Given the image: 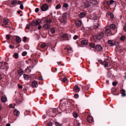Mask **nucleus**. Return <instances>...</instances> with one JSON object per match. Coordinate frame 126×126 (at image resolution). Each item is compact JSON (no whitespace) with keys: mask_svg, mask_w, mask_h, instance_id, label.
Returning a JSON list of instances; mask_svg holds the SVG:
<instances>
[{"mask_svg":"<svg viewBox=\"0 0 126 126\" xmlns=\"http://www.w3.org/2000/svg\"><path fill=\"white\" fill-rule=\"evenodd\" d=\"M69 101L66 99H64L60 101L59 108L62 111H64L66 109V107Z\"/></svg>","mask_w":126,"mask_h":126,"instance_id":"nucleus-1","label":"nucleus"},{"mask_svg":"<svg viewBox=\"0 0 126 126\" xmlns=\"http://www.w3.org/2000/svg\"><path fill=\"white\" fill-rule=\"evenodd\" d=\"M82 6L84 8H88L91 6V3L90 0H82Z\"/></svg>","mask_w":126,"mask_h":126,"instance_id":"nucleus-2","label":"nucleus"},{"mask_svg":"<svg viewBox=\"0 0 126 126\" xmlns=\"http://www.w3.org/2000/svg\"><path fill=\"white\" fill-rule=\"evenodd\" d=\"M3 24L2 25V26L5 28L9 27L8 26H6L7 25H9L11 23L10 21L7 18H4L3 21Z\"/></svg>","mask_w":126,"mask_h":126,"instance_id":"nucleus-3","label":"nucleus"},{"mask_svg":"<svg viewBox=\"0 0 126 126\" xmlns=\"http://www.w3.org/2000/svg\"><path fill=\"white\" fill-rule=\"evenodd\" d=\"M48 8V5L46 4L43 5L41 7V9L43 11H46L47 10Z\"/></svg>","mask_w":126,"mask_h":126,"instance_id":"nucleus-4","label":"nucleus"},{"mask_svg":"<svg viewBox=\"0 0 126 126\" xmlns=\"http://www.w3.org/2000/svg\"><path fill=\"white\" fill-rule=\"evenodd\" d=\"M7 64L5 62H0V68L3 69L7 66Z\"/></svg>","mask_w":126,"mask_h":126,"instance_id":"nucleus-5","label":"nucleus"},{"mask_svg":"<svg viewBox=\"0 0 126 126\" xmlns=\"http://www.w3.org/2000/svg\"><path fill=\"white\" fill-rule=\"evenodd\" d=\"M75 23L76 26L79 27H81L82 24L81 20H76L75 21Z\"/></svg>","mask_w":126,"mask_h":126,"instance_id":"nucleus-6","label":"nucleus"},{"mask_svg":"<svg viewBox=\"0 0 126 126\" xmlns=\"http://www.w3.org/2000/svg\"><path fill=\"white\" fill-rule=\"evenodd\" d=\"M104 33L103 32H101L99 33L97 35L96 38L98 40H100L104 36Z\"/></svg>","mask_w":126,"mask_h":126,"instance_id":"nucleus-7","label":"nucleus"},{"mask_svg":"<svg viewBox=\"0 0 126 126\" xmlns=\"http://www.w3.org/2000/svg\"><path fill=\"white\" fill-rule=\"evenodd\" d=\"M40 23L37 20H34L31 23V25L32 26H34L36 25H40Z\"/></svg>","mask_w":126,"mask_h":126,"instance_id":"nucleus-8","label":"nucleus"},{"mask_svg":"<svg viewBox=\"0 0 126 126\" xmlns=\"http://www.w3.org/2000/svg\"><path fill=\"white\" fill-rule=\"evenodd\" d=\"M111 31V29L109 26H107L106 27V30L105 33L106 34H108L110 33Z\"/></svg>","mask_w":126,"mask_h":126,"instance_id":"nucleus-9","label":"nucleus"},{"mask_svg":"<svg viewBox=\"0 0 126 126\" xmlns=\"http://www.w3.org/2000/svg\"><path fill=\"white\" fill-rule=\"evenodd\" d=\"M87 120L88 122L91 123H92L93 122V118L91 116H89L88 117Z\"/></svg>","mask_w":126,"mask_h":126,"instance_id":"nucleus-10","label":"nucleus"},{"mask_svg":"<svg viewBox=\"0 0 126 126\" xmlns=\"http://www.w3.org/2000/svg\"><path fill=\"white\" fill-rule=\"evenodd\" d=\"M107 4L109 5H110L111 4H113L115 6L116 5V3L115 1L113 0H110V1L109 3L108 2Z\"/></svg>","mask_w":126,"mask_h":126,"instance_id":"nucleus-11","label":"nucleus"},{"mask_svg":"<svg viewBox=\"0 0 126 126\" xmlns=\"http://www.w3.org/2000/svg\"><path fill=\"white\" fill-rule=\"evenodd\" d=\"M30 112V111L29 110H26L24 112V116L27 119L26 116H27L28 117H29V115Z\"/></svg>","mask_w":126,"mask_h":126,"instance_id":"nucleus-12","label":"nucleus"},{"mask_svg":"<svg viewBox=\"0 0 126 126\" xmlns=\"http://www.w3.org/2000/svg\"><path fill=\"white\" fill-rule=\"evenodd\" d=\"M66 48L69 53H71L72 52V49L70 46L68 45L66 46Z\"/></svg>","mask_w":126,"mask_h":126,"instance_id":"nucleus-13","label":"nucleus"},{"mask_svg":"<svg viewBox=\"0 0 126 126\" xmlns=\"http://www.w3.org/2000/svg\"><path fill=\"white\" fill-rule=\"evenodd\" d=\"M50 25L48 24H45L43 26L44 28L47 30H49L51 27Z\"/></svg>","mask_w":126,"mask_h":126,"instance_id":"nucleus-14","label":"nucleus"},{"mask_svg":"<svg viewBox=\"0 0 126 126\" xmlns=\"http://www.w3.org/2000/svg\"><path fill=\"white\" fill-rule=\"evenodd\" d=\"M102 48L100 45H97L96 47V49L98 51H100L101 50Z\"/></svg>","mask_w":126,"mask_h":126,"instance_id":"nucleus-15","label":"nucleus"},{"mask_svg":"<svg viewBox=\"0 0 126 126\" xmlns=\"http://www.w3.org/2000/svg\"><path fill=\"white\" fill-rule=\"evenodd\" d=\"M73 90L74 92L78 93L80 89L78 86L77 85H76L73 88Z\"/></svg>","mask_w":126,"mask_h":126,"instance_id":"nucleus-16","label":"nucleus"},{"mask_svg":"<svg viewBox=\"0 0 126 126\" xmlns=\"http://www.w3.org/2000/svg\"><path fill=\"white\" fill-rule=\"evenodd\" d=\"M60 21L63 24H65L66 23L67 19L62 18L60 20Z\"/></svg>","mask_w":126,"mask_h":126,"instance_id":"nucleus-17","label":"nucleus"},{"mask_svg":"<svg viewBox=\"0 0 126 126\" xmlns=\"http://www.w3.org/2000/svg\"><path fill=\"white\" fill-rule=\"evenodd\" d=\"M90 2L91 4H92L93 5H97L98 3L97 2L96 0H90Z\"/></svg>","mask_w":126,"mask_h":126,"instance_id":"nucleus-18","label":"nucleus"},{"mask_svg":"<svg viewBox=\"0 0 126 126\" xmlns=\"http://www.w3.org/2000/svg\"><path fill=\"white\" fill-rule=\"evenodd\" d=\"M74 126H79L80 125V123L78 121H75L73 123Z\"/></svg>","mask_w":126,"mask_h":126,"instance_id":"nucleus-19","label":"nucleus"},{"mask_svg":"<svg viewBox=\"0 0 126 126\" xmlns=\"http://www.w3.org/2000/svg\"><path fill=\"white\" fill-rule=\"evenodd\" d=\"M20 114V112L17 109H15L14 111V115L17 116L18 115Z\"/></svg>","mask_w":126,"mask_h":126,"instance_id":"nucleus-20","label":"nucleus"},{"mask_svg":"<svg viewBox=\"0 0 126 126\" xmlns=\"http://www.w3.org/2000/svg\"><path fill=\"white\" fill-rule=\"evenodd\" d=\"M14 36L16 37V41L17 43H19L21 41V38L17 36Z\"/></svg>","mask_w":126,"mask_h":126,"instance_id":"nucleus-21","label":"nucleus"},{"mask_svg":"<svg viewBox=\"0 0 126 126\" xmlns=\"http://www.w3.org/2000/svg\"><path fill=\"white\" fill-rule=\"evenodd\" d=\"M32 86L33 87H36L37 86V82L36 81H34L33 82L32 84Z\"/></svg>","mask_w":126,"mask_h":126,"instance_id":"nucleus-22","label":"nucleus"},{"mask_svg":"<svg viewBox=\"0 0 126 126\" xmlns=\"http://www.w3.org/2000/svg\"><path fill=\"white\" fill-rule=\"evenodd\" d=\"M81 43L82 45H86L87 44V41L83 39L81 40Z\"/></svg>","mask_w":126,"mask_h":126,"instance_id":"nucleus-23","label":"nucleus"},{"mask_svg":"<svg viewBox=\"0 0 126 126\" xmlns=\"http://www.w3.org/2000/svg\"><path fill=\"white\" fill-rule=\"evenodd\" d=\"M108 43L109 44V45L111 46H113L114 45L113 40L112 41L111 40H109L108 41Z\"/></svg>","mask_w":126,"mask_h":126,"instance_id":"nucleus-24","label":"nucleus"},{"mask_svg":"<svg viewBox=\"0 0 126 126\" xmlns=\"http://www.w3.org/2000/svg\"><path fill=\"white\" fill-rule=\"evenodd\" d=\"M85 15L86 13H85L82 12L79 15V16L80 17L82 18L84 17L85 16Z\"/></svg>","mask_w":126,"mask_h":126,"instance_id":"nucleus-25","label":"nucleus"},{"mask_svg":"<svg viewBox=\"0 0 126 126\" xmlns=\"http://www.w3.org/2000/svg\"><path fill=\"white\" fill-rule=\"evenodd\" d=\"M46 21V24H49L52 22V20L51 19H47Z\"/></svg>","mask_w":126,"mask_h":126,"instance_id":"nucleus-26","label":"nucleus"},{"mask_svg":"<svg viewBox=\"0 0 126 126\" xmlns=\"http://www.w3.org/2000/svg\"><path fill=\"white\" fill-rule=\"evenodd\" d=\"M68 36L67 34H64L62 35L61 36V38L64 39L67 38Z\"/></svg>","mask_w":126,"mask_h":126,"instance_id":"nucleus-27","label":"nucleus"},{"mask_svg":"<svg viewBox=\"0 0 126 126\" xmlns=\"http://www.w3.org/2000/svg\"><path fill=\"white\" fill-rule=\"evenodd\" d=\"M13 57L15 59H17L18 57V53H14L13 55Z\"/></svg>","mask_w":126,"mask_h":126,"instance_id":"nucleus-28","label":"nucleus"},{"mask_svg":"<svg viewBox=\"0 0 126 126\" xmlns=\"http://www.w3.org/2000/svg\"><path fill=\"white\" fill-rule=\"evenodd\" d=\"M67 13H64L63 14L62 18L66 19L67 18Z\"/></svg>","mask_w":126,"mask_h":126,"instance_id":"nucleus-29","label":"nucleus"},{"mask_svg":"<svg viewBox=\"0 0 126 126\" xmlns=\"http://www.w3.org/2000/svg\"><path fill=\"white\" fill-rule=\"evenodd\" d=\"M121 94H122V96H125L126 95V94L125 93V91L123 89H122V90Z\"/></svg>","mask_w":126,"mask_h":126,"instance_id":"nucleus-30","label":"nucleus"},{"mask_svg":"<svg viewBox=\"0 0 126 126\" xmlns=\"http://www.w3.org/2000/svg\"><path fill=\"white\" fill-rule=\"evenodd\" d=\"M1 101L3 102H6L7 101L6 98L5 97L2 96L1 98Z\"/></svg>","mask_w":126,"mask_h":126,"instance_id":"nucleus-31","label":"nucleus"},{"mask_svg":"<svg viewBox=\"0 0 126 126\" xmlns=\"http://www.w3.org/2000/svg\"><path fill=\"white\" fill-rule=\"evenodd\" d=\"M29 76L28 75H26L25 74H24V79L26 80H28L29 79Z\"/></svg>","mask_w":126,"mask_h":126,"instance_id":"nucleus-32","label":"nucleus"},{"mask_svg":"<svg viewBox=\"0 0 126 126\" xmlns=\"http://www.w3.org/2000/svg\"><path fill=\"white\" fill-rule=\"evenodd\" d=\"M110 28L112 29L113 30H114L115 28V26L114 24H112L110 26Z\"/></svg>","mask_w":126,"mask_h":126,"instance_id":"nucleus-33","label":"nucleus"},{"mask_svg":"<svg viewBox=\"0 0 126 126\" xmlns=\"http://www.w3.org/2000/svg\"><path fill=\"white\" fill-rule=\"evenodd\" d=\"M23 74V71L21 69H20L18 71V74L20 76H21Z\"/></svg>","mask_w":126,"mask_h":126,"instance_id":"nucleus-34","label":"nucleus"},{"mask_svg":"<svg viewBox=\"0 0 126 126\" xmlns=\"http://www.w3.org/2000/svg\"><path fill=\"white\" fill-rule=\"evenodd\" d=\"M50 32L52 34H54L55 33V29L54 28H52L50 29Z\"/></svg>","mask_w":126,"mask_h":126,"instance_id":"nucleus-35","label":"nucleus"},{"mask_svg":"<svg viewBox=\"0 0 126 126\" xmlns=\"http://www.w3.org/2000/svg\"><path fill=\"white\" fill-rule=\"evenodd\" d=\"M63 7L67 8L68 7V5L67 3H63Z\"/></svg>","mask_w":126,"mask_h":126,"instance_id":"nucleus-36","label":"nucleus"},{"mask_svg":"<svg viewBox=\"0 0 126 126\" xmlns=\"http://www.w3.org/2000/svg\"><path fill=\"white\" fill-rule=\"evenodd\" d=\"M31 71V70L29 69V67L28 66L25 70V71L27 72H29Z\"/></svg>","mask_w":126,"mask_h":126,"instance_id":"nucleus-37","label":"nucleus"},{"mask_svg":"<svg viewBox=\"0 0 126 126\" xmlns=\"http://www.w3.org/2000/svg\"><path fill=\"white\" fill-rule=\"evenodd\" d=\"M90 46L91 47L94 48L95 47L94 44L93 43H91L90 44Z\"/></svg>","mask_w":126,"mask_h":126,"instance_id":"nucleus-38","label":"nucleus"},{"mask_svg":"<svg viewBox=\"0 0 126 126\" xmlns=\"http://www.w3.org/2000/svg\"><path fill=\"white\" fill-rule=\"evenodd\" d=\"M46 46V44L45 43H43L40 46V47L42 48H43Z\"/></svg>","mask_w":126,"mask_h":126,"instance_id":"nucleus-39","label":"nucleus"},{"mask_svg":"<svg viewBox=\"0 0 126 126\" xmlns=\"http://www.w3.org/2000/svg\"><path fill=\"white\" fill-rule=\"evenodd\" d=\"M73 115L74 116V117L76 118H77L78 116V114L76 113V112H74L73 113Z\"/></svg>","mask_w":126,"mask_h":126,"instance_id":"nucleus-40","label":"nucleus"},{"mask_svg":"<svg viewBox=\"0 0 126 126\" xmlns=\"http://www.w3.org/2000/svg\"><path fill=\"white\" fill-rule=\"evenodd\" d=\"M61 6L60 4H59L57 5L56 6V9H58L60 8Z\"/></svg>","mask_w":126,"mask_h":126,"instance_id":"nucleus-41","label":"nucleus"},{"mask_svg":"<svg viewBox=\"0 0 126 126\" xmlns=\"http://www.w3.org/2000/svg\"><path fill=\"white\" fill-rule=\"evenodd\" d=\"M67 79V78L66 77H64V78L63 79L62 81L63 82L65 83Z\"/></svg>","mask_w":126,"mask_h":126,"instance_id":"nucleus-42","label":"nucleus"},{"mask_svg":"<svg viewBox=\"0 0 126 126\" xmlns=\"http://www.w3.org/2000/svg\"><path fill=\"white\" fill-rule=\"evenodd\" d=\"M113 40L114 45V44L115 45H117L119 44V43L118 42L114 40Z\"/></svg>","mask_w":126,"mask_h":126,"instance_id":"nucleus-43","label":"nucleus"},{"mask_svg":"<svg viewBox=\"0 0 126 126\" xmlns=\"http://www.w3.org/2000/svg\"><path fill=\"white\" fill-rule=\"evenodd\" d=\"M125 37L124 36H122L121 38H120V40H121L122 41H124L125 40Z\"/></svg>","mask_w":126,"mask_h":126,"instance_id":"nucleus-44","label":"nucleus"},{"mask_svg":"<svg viewBox=\"0 0 126 126\" xmlns=\"http://www.w3.org/2000/svg\"><path fill=\"white\" fill-rule=\"evenodd\" d=\"M55 124L56 126H62L61 124H59L57 122H55Z\"/></svg>","mask_w":126,"mask_h":126,"instance_id":"nucleus-45","label":"nucleus"},{"mask_svg":"<svg viewBox=\"0 0 126 126\" xmlns=\"http://www.w3.org/2000/svg\"><path fill=\"white\" fill-rule=\"evenodd\" d=\"M17 3V1L16 0H14L12 2L11 4H16Z\"/></svg>","mask_w":126,"mask_h":126,"instance_id":"nucleus-46","label":"nucleus"},{"mask_svg":"<svg viewBox=\"0 0 126 126\" xmlns=\"http://www.w3.org/2000/svg\"><path fill=\"white\" fill-rule=\"evenodd\" d=\"M57 110L56 109H54L53 110L51 111V112H52L53 113H55L56 111Z\"/></svg>","mask_w":126,"mask_h":126,"instance_id":"nucleus-47","label":"nucleus"},{"mask_svg":"<svg viewBox=\"0 0 126 126\" xmlns=\"http://www.w3.org/2000/svg\"><path fill=\"white\" fill-rule=\"evenodd\" d=\"M117 83L115 82L114 81L112 82V85L114 86H115L117 85Z\"/></svg>","mask_w":126,"mask_h":126,"instance_id":"nucleus-48","label":"nucleus"},{"mask_svg":"<svg viewBox=\"0 0 126 126\" xmlns=\"http://www.w3.org/2000/svg\"><path fill=\"white\" fill-rule=\"evenodd\" d=\"M78 37V36L77 35H75L73 37V39L74 40L76 39Z\"/></svg>","mask_w":126,"mask_h":126,"instance_id":"nucleus-49","label":"nucleus"},{"mask_svg":"<svg viewBox=\"0 0 126 126\" xmlns=\"http://www.w3.org/2000/svg\"><path fill=\"white\" fill-rule=\"evenodd\" d=\"M104 66L105 67H106L108 66V62H105Z\"/></svg>","mask_w":126,"mask_h":126,"instance_id":"nucleus-50","label":"nucleus"},{"mask_svg":"<svg viewBox=\"0 0 126 126\" xmlns=\"http://www.w3.org/2000/svg\"><path fill=\"white\" fill-rule=\"evenodd\" d=\"M47 125L50 126H52V122H50Z\"/></svg>","mask_w":126,"mask_h":126,"instance_id":"nucleus-51","label":"nucleus"},{"mask_svg":"<svg viewBox=\"0 0 126 126\" xmlns=\"http://www.w3.org/2000/svg\"><path fill=\"white\" fill-rule=\"evenodd\" d=\"M74 96L75 98H77L79 97V96L78 94H77L74 95Z\"/></svg>","mask_w":126,"mask_h":126,"instance_id":"nucleus-52","label":"nucleus"},{"mask_svg":"<svg viewBox=\"0 0 126 126\" xmlns=\"http://www.w3.org/2000/svg\"><path fill=\"white\" fill-rule=\"evenodd\" d=\"M6 38L7 40H9L10 38V37L8 35H6Z\"/></svg>","mask_w":126,"mask_h":126,"instance_id":"nucleus-53","label":"nucleus"},{"mask_svg":"<svg viewBox=\"0 0 126 126\" xmlns=\"http://www.w3.org/2000/svg\"><path fill=\"white\" fill-rule=\"evenodd\" d=\"M39 10V9L38 8H36L35 10V11L36 13L38 12Z\"/></svg>","mask_w":126,"mask_h":126,"instance_id":"nucleus-54","label":"nucleus"},{"mask_svg":"<svg viewBox=\"0 0 126 126\" xmlns=\"http://www.w3.org/2000/svg\"><path fill=\"white\" fill-rule=\"evenodd\" d=\"M30 25L29 24H27L26 25V28L27 29H29L30 28Z\"/></svg>","mask_w":126,"mask_h":126,"instance_id":"nucleus-55","label":"nucleus"},{"mask_svg":"<svg viewBox=\"0 0 126 126\" xmlns=\"http://www.w3.org/2000/svg\"><path fill=\"white\" fill-rule=\"evenodd\" d=\"M9 47L11 49H13L14 48V46L11 45H10L9 46Z\"/></svg>","mask_w":126,"mask_h":126,"instance_id":"nucleus-56","label":"nucleus"},{"mask_svg":"<svg viewBox=\"0 0 126 126\" xmlns=\"http://www.w3.org/2000/svg\"><path fill=\"white\" fill-rule=\"evenodd\" d=\"M18 87L19 88L21 89L22 88V86L20 84H18Z\"/></svg>","mask_w":126,"mask_h":126,"instance_id":"nucleus-57","label":"nucleus"},{"mask_svg":"<svg viewBox=\"0 0 126 126\" xmlns=\"http://www.w3.org/2000/svg\"><path fill=\"white\" fill-rule=\"evenodd\" d=\"M31 59H29L27 61H26V63L27 64L29 62H30L31 61Z\"/></svg>","mask_w":126,"mask_h":126,"instance_id":"nucleus-58","label":"nucleus"},{"mask_svg":"<svg viewBox=\"0 0 126 126\" xmlns=\"http://www.w3.org/2000/svg\"><path fill=\"white\" fill-rule=\"evenodd\" d=\"M20 7L21 9H23V5L21 4L20 6Z\"/></svg>","mask_w":126,"mask_h":126,"instance_id":"nucleus-59","label":"nucleus"},{"mask_svg":"<svg viewBox=\"0 0 126 126\" xmlns=\"http://www.w3.org/2000/svg\"><path fill=\"white\" fill-rule=\"evenodd\" d=\"M98 26L99 25H97L96 26L94 25V28L95 29H97L98 28Z\"/></svg>","mask_w":126,"mask_h":126,"instance_id":"nucleus-60","label":"nucleus"},{"mask_svg":"<svg viewBox=\"0 0 126 126\" xmlns=\"http://www.w3.org/2000/svg\"><path fill=\"white\" fill-rule=\"evenodd\" d=\"M110 15L111 16L110 17L111 18H113V16L112 14V13H110Z\"/></svg>","mask_w":126,"mask_h":126,"instance_id":"nucleus-61","label":"nucleus"},{"mask_svg":"<svg viewBox=\"0 0 126 126\" xmlns=\"http://www.w3.org/2000/svg\"><path fill=\"white\" fill-rule=\"evenodd\" d=\"M41 26L40 25L38 27V30H40L41 28Z\"/></svg>","mask_w":126,"mask_h":126,"instance_id":"nucleus-62","label":"nucleus"},{"mask_svg":"<svg viewBox=\"0 0 126 126\" xmlns=\"http://www.w3.org/2000/svg\"><path fill=\"white\" fill-rule=\"evenodd\" d=\"M123 30L125 31L126 32V27H124L123 28Z\"/></svg>","mask_w":126,"mask_h":126,"instance_id":"nucleus-63","label":"nucleus"},{"mask_svg":"<svg viewBox=\"0 0 126 126\" xmlns=\"http://www.w3.org/2000/svg\"><path fill=\"white\" fill-rule=\"evenodd\" d=\"M6 126H10V125L9 123H7L6 124Z\"/></svg>","mask_w":126,"mask_h":126,"instance_id":"nucleus-64","label":"nucleus"}]
</instances>
